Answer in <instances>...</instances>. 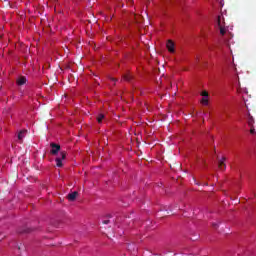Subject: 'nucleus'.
<instances>
[{
  "mask_svg": "<svg viewBox=\"0 0 256 256\" xmlns=\"http://www.w3.org/2000/svg\"><path fill=\"white\" fill-rule=\"evenodd\" d=\"M217 25L220 29V34L225 35V33H227V29H225V19L223 18V16L221 15L218 16Z\"/></svg>",
  "mask_w": 256,
  "mask_h": 256,
  "instance_id": "1",
  "label": "nucleus"
},
{
  "mask_svg": "<svg viewBox=\"0 0 256 256\" xmlns=\"http://www.w3.org/2000/svg\"><path fill=\"white\" fill-rule=\"evenodd\" d=\"M67 157V153L65 151H61L60 155L56 157V166L57 167H63V160H65Z\"/></svg>",
  "mask_w": 256,
  "mask_h": 256,
  "instance_id": "2",
  "label": "nucleus"
},
{
  "mask_svg": "<svg viewBox=\"0 0 256 256\" xmlns=\"http://www.w3.org/2000/svg\"><path fill=\"white\" fill-rule=\"evenodd\" d=\"M50 147H51V150H50L51 155H57L59 151H61V145L59 144L51 143Z\"/></svg>",
  "mask_w": 256,
  "mask_h": 256,
  "instance_id": "3",
  "label": "nucleus"
},
{
  "mask_svg": "<svg viewBox=\"0 0 256 256\" xmlns=\"http://www.w3.org/2000/svg\"><path fill=\"white\" fill-rule=\"evenodd\" d=\"M166 47H167L169 53H175V43L172 42V40L167 41Z\"/></svg>",
  "mask_w": 256,
  "mask_h": 256,
  "instance_id": "4",
  "label": "nucleus"
},
{
  "mask_svg": "<svg viewBox=\"0 0 256 256\" xmlns=\"http://www.w3.org/2000/svg\"><path fill=\"white\" fill-rule=\"evenodd\" d=\"M226 159L227 158L222 157V159L218 161V167L221 171H225V169H227V165H225Z\"/></svg>",
  "mask_w": 256,
  "mask_h": 256,
  "instance_id": "5",
  "label": "nucleus"
},
{
  "mask_svg": "<svg viewBox=\"0 0 256 256\" xmlns=\"http://www.w3.org/2000/svg\"><path fill=\"white\" fill-rule=\"evenodd\" d=\"M77 195H79V192H77V191H74V192H72V193H69V194L67 195L68 201H75V199H77Z\"/></svg>",
  "mask_w": 256,
  "mask_h": 256,
  "instance_id": "6",
  "label": "nucleus"
},
{
  "mask_svg": "<svg viewBox=\"0 0 256 256\" xmlns=\"http://www.w3.org/2000/svg\"><path fill=\"white\" fill-rule=\"evenodd\" d=\"M247 123L249 126L255 125V119L253 118V116H251V113L249 112L247 114Z\"/></svg>",
  "mask_w": 256,
  "mask_h": 256,
  "instance_id": "7",
  "label": "nucleus"
},
{
  "mask_svg": "<svg viewBox=\"0 0 256 256\" xmlns=\"http://www.w3.org/2000/svg\"><path fill=\"white\" fill-rule=\"evenodd\" d=\"M26 133H27V130H21V131L18 133V140L20 141V143L23 142V139H24Z\"/></svg>",
  "mask_w": 256,
  "mask_h": 256,
  "instance_id": "8",
  "label": "nucleus"
},
{
  "mask_svg": "<svg viewBox=\"0 0 256 256\" xmlns=\"http://www.w3.org/2000/svg\"><path fill=\"white\" fill-rule=\"evenodd\" d=\"M25 83H27V78H25V76L18 78L17 85H25Z\"/></svg>",
  "mask_w": 256,
  "mask_h": 256,
  "instance_id": "9",
  "label": "nucleus"
},
{
  "mask_svg": "<svg viewBox=\"0 0 256 256\" xmlns=\"http://www.w3.org/2000/svg\"><path fill=\"white\" fill-rule=\"evenodd\" d=\"M105 119V114H99L97 116V122L98 123H103V120Z\"/></svg>",
  "mask_w": 256,
  "mask_h": 256,
  "instance_id": "10",
  "label": "nucleus"
},
{
  "mask_svg": "<svg viewBox=\"0 0 256 256\" xmlns=\"http://www.w3.org/2000/svg\"><path fill=\"white\" fill-rule=\"evenodd\" d=\"M201 103H202V105H209V98H207V97H202Z\"/></svg>",
  "mask_w": 256,
  "mask_h": 256,
  "instance_id": "11",
  "label": "nucleus"
},
{
  "mask_svg": "<svg viewBox=\"0 0 256 256\" xmlns=\"http://www.w3.org/2000/svg\"><path fill=\"white\" fill-rule=\"evenodd\" d=\"M18 233H31V228H24L22 230H18Z\"/></svg>",
  "mask_w": 256,
  "mask_h": 256,
  "instance_id": "12",
  "label": "nucleus"
},
{
  "mask_svg": "<svg viewBox=\"0 0 256 256\" xmlns=\"http://www.w3.org/2000/svg\"><path fill=\"white\" fill-rule=\"evenodd\" d=\"M200 95H201L202 97L209 98V92H207V90L202 91V92L200 93Z\"/></svg>",
  "mask_w": 256,
  "mask_h": 256,
  "instance_id": "13",
  "label": "nucleus"
},
{
  "mask_svg": "<svg viewBox=\"0 0 256 256\" xmlns=\"http://www.w3.org/2000/svg\"><path fill=\"white\" fill-rule=\"evenodd\" d=\"M132 77L129 74L124 75V81H131Z\"/></svg>",
  "mask_w": 256,
  "mask_h": 256,
  "instance_id": "14",
  "label": "nucleus"
},
{
  "mask_svg": "<svg viewBox=\"0 0 256 256\" xmlns=\"http://www.w3.org/2000/svg\"><path fill=\"white\" fill-rule=\"evenodd\" d=\"M250 127V133L251 135H255V126L252 125V126H249Z\"/></svg>",
  "mask_w": 256,
  "mask_h": 256,
  "instance_id": "15",
  "label": "nucleus"
},
{
  "mask_svg": "<svg viewBox=\"0 0 256 256\" xmlns=\"http://www.w3.org/2000/svg\"><path fill=\"white\" fill-rule=\"evenodd\" d=\"M109 223H111V220H104V221H103V224H104V225H109Z\"/></svg>",
  "mask_w": 256,
  "mask_h": 256,
  "instance_id": "16",
  "label": "nucleus"
},
{
  "mask_svg": "<svg viewBox=\"0 0 256 256\" xmlns=\"http://www.w3.org/2000/svg\"><path fill=\"white\" fill-rule=\"evenodd\" d=\"M212 227H214V229H217V228L219 227V224L213 223V224H212Z\"/></svg>",
  "mask_w": 256,
  "mask_h": 256,
  "instance_id": "17",
  "label": "nucleus"
},
{
  "mask_svg": "<svg viewBox=\"0 0 256 256\" xmlns=\"http://www.w3.org/2000/svg\"><path fill=\"white\" fill-rule=\"evenodd\" d=\"M110 80H111V81H117V79H115V78H111V77H110Z\"/></svg>",
  "mask_w": 256,
  "mask_h": 256,
  "instance_id": "18",
  "label": "nucleus"
},
{
  "mask_svg": "<svg viewBox=\"0 0 256 256\" xmlns=\"http://www.w3.org/2000/svg\"><path fill=\"white\" fill-rule=\"evenodd\" d=\"M118 7H123V4H118Z\"/></svg>",
  "mask_w": 256,
  "mask_h": 256,
  "instance_id": "19",
  "label": "nucleus"
},
{
  "mask_svg": "<svg viewBox=\"0 0 256 256\" xmlns=\"http://www.w3.org/2000/svg\"><path fill=\"white\" fill-rule=\"evenodd\" d=\"M18 249H21V246H18Z\"/></svg>",
  "mask_w": 256,
  "mask_h": 256,
  "instance_id": "20",
  "label": "nucleus"
},
{
  "mask_svg": "<svg viewBox=\"0 0 256 256\" xmlns=\"http://www.w3.org/2000/svg\"><path fill=\"white\" fill-rule=\"evenodd\" d=\"M122 0H119V3H121Z\"/></svg>",
  "mask_w": 256,
  "mask_h": 256,
  "instance_id": "21",
  "label": "nucleus"
}]
</instances>
